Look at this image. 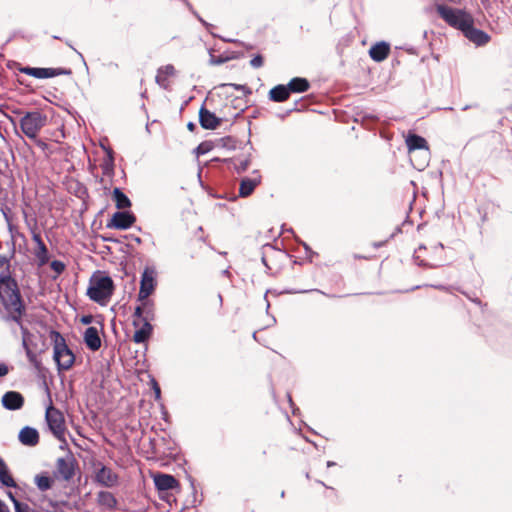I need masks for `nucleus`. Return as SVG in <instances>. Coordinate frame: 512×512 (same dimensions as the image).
<instances>
[{"mask_svg": "<svg viewBox=\"0 0 512 512\" xmlns=\"http://www.w3.org/2000/svg\"><path fill=\"white\" fill-rule=\"evenodd\" d=\"M0 512H9L7 506L0 501Z\"/></svg>", "mask_w": 512, "mask_h": 512, "instance_id": "nucleus-42", "label": "nucleus"}, {"mask_svg": "<svg viewBox=\"0 0 512 512\" xmlns=\"http://www.w3.org/2000/svg\"><path fill=\"white\" fill-rule=\"evenodd\" d=\"M187 128L190 130V131H194L195 128H196V125L193 123V122H189L187 124Z\"/></svg>", "mask_w": 512, "mask_h": 512, "instance_id": "nucleus-43", "label": "nucleus"}, {"mask_svg": "<svg viewBox=\"0 0 512 512\" xmlns=\"http://www.w3.org/2000/svg\"><path fill=\"white\" fill-rule=\"evenodd\" d=\"M151 383H152V388L154 390L155 399L158 400V399H160V395H161L160 387L155 379H152Z\"/></svg>", "mask_w": 512, "mask_h": 512, "instance_id": "nucleus-36", "label": "nucleus"}, {"mask_svg": "<svg viewBox=\"0 0 512 512\" xmlns=\"http://www.w3.org/2000/svg\"><path fill=\"white\" fill-rule=\"evenodd\" d=\"M53 511H48V512H62L59 510L58 506H53Z\"/></svg>", "mask_w": 512, "mask_h": 512, "instance_id": "nucleus-49", "label": "nucleus"}, {"mask_svg": "<svg viewBox=\"0 0 512 512\" xmlns=\"http://www.w3.org/2000/svg\"><path fill=\"white\" fill-rule=\"evenodd\" d=\"M38 439H39V434H38V432L34 429V445H36V444H37Z\"/></svg>", "mask_w": 512, "mask_h": 512, "instance_id": "nucleus-45", "label": "nucleus"}, {"mask_svg": "<svg viewBox=\"0 0 512 512\" xmlns=\"http://www.w3.org/2000/svg\"><path fill=\"white\" fill-rule=\"evenodd\" d=\"M261 176L255 174L253 177H246L241 180L239 195L241 197H247L252 194L254 189L260 184Z\"/></svg>", "mask_w": 512, "mask_h": 512, "instance_id": "nucleus-20", "label": "nucleus"}, {"mask_svg": "<svg viewBox=\"0 0 512 512\" xmlns=\"http://www.w3.org/2000/svg\"><path fill=\"white\" fill-rule=\"evenodd\" d=\"M435 253L439 254V261L438 262H431L429 260H424L421 258V253L423 251H426L427 248L424 245H420L416 250L414 254V260L418 266H424L428 268H436L441 265V263L444 261L443 254H444V246L442 243H437L433 247Z\"/></svg>", "mask_w": 512, "mask_h": 512, "instance_id": "nucleus-11", "label": "nucleus"}, {"mask_svg": "<svg viewBox=\"0 0 512 512\" xmlns=\"http://www.w3.org/2000/svg\"><path fill=\"white\" fill-rule=\"evenodd\" d=\"M466 38H468L471 42L476 45H484L486 44L490 37L487 33L477 28H474L473 24H468L467 27L462 31Z\"/></svg>", "mask_w": 512, "mask_h": 512, "instance_id": "nucleus-16", "label": "nucleus"}, {"mask_svg": "<svg viewBox=\"0 0 512 512\" xmlns=\"http://www.w3.org/2000/svg\"><path fill=\"white\" fill-rule=\"evenodd\" d=\"M35 143H36V145H37L38 147H40L42 150H44V149H45V147H46V144H45L44 142H42V141H36Z\"/></svg>", "mask_w": 512, "mask_h": 512, "instance_id": "nucleus-44", "label": "nucleus"}, {"mask_svg": "<svg viewBox=\"0 0 512 512\" xmlns=\"http://www.w3.org/2000/svg\"><path fill=\"white\" fill-rule=\"evenodd\" d=\"M231 86H233L236 90H242L245 88V86L239 84H231Z\"/></svg>", "mask_w": 512, "mask_h": 512, "instance_id": "nucleus-46", "label": "nucleus"}, {"mask_svg": "<svg viewBox=\"0 0 512 512\" xmlns=\"http://www.w3.org/2000/svg\"><path fill=\"white\" fill-rule=\"evenodd\" d=\"M34 480H35V483H36L37 487L41 491H46V490L52 488L56 478H55L54 475L51 476V475H49V473L45 472V473H41V474L36 475Z\"/></svg>", "mask_w": 512, "mask_h": 512, "instance_id": "nucleus-26", "label": "nucleus"}, {"mask_svg": "<svg viewBox=\"0 0 512 512\" xmlns=\"http://www.w3.org/2000/svg\"><path fill=\"white\" fill-rule=\"evenodd\" d=\"M65 264L60 260H53L50 262V268L53 271V275L51 278L53 280L57 279L65 270Z\"/></svg>", "mask_w": 512, "mask_h": 512, "instance_id": "nucleus-32", "label": "nucleus"}, {"mask_svg": "<svg viewBox=\"0 0 512 512\" xmlns=\"http://www.w3.org/2000/svg\"><path fill=\"white\" fill-rule=\"evenodd\" d=\"M0 300L10 317L20 325L23 334V346L26 349L28 359L32 361V350L29 347L30 334L21 322L24 306L17 283L7 272L0 273Z\"/></svg>", "mask_w": 512, "mask_h": 512, "instance_id": "nucleus-1", "label": "nucleus"}, {"mask_svg": "<svg viewBox=\"0 0 512 512\" xmlns=\"http://www.w3.org/2000/svg\"><path fill=\"white\" fill-rule=\"evenodd\" d=\"M248 165H249V162L248 160H243L239 163V165H237V171L238 172H243L245 171L247 168H248Z\"/></svg>", "mask_w": 512, "mask_h": 512, "instance_id": "nucleus-37", "label": "nucleus"}, {"mask_svg": "<svg viewBox=\"0 0 512 512\" xmlns=\"http://www.w3.org/2000/svg\"><path fill=\"white\" fill-rule=\"evenodd\" d=\"M8 373L9 367L4 363H0V378L6 376Z\"/></svg>", "mask_w": 512, "mask_h": 512, "instance_id": "nucleus-38", "label": "nucleus"}, {"mask_svg": "<svg viewBox=\"0 0 512 512\" xmlns=\"http://www.w3.org/2000/svg\"><path fill=\"white\" fill-rule=\"evenodd\" d=\"M78 464L72 454H67L65 457H60L56 461V469L54 476L56 479L70 481L75 476Z\"/></svg>", "mask_w": 512, "mask_h": 512, "instance_id": "nucleus-7", "label": "nucleus"}, {"mask_svg": "<svg viewBox=\"0 0 512 512\" xmlns=\"http://www.w3.org/2000/svg\"><path fill=\"white\" fill-rule=\"evenodd\" d=\"M113 199L118 209H125L131 206L129 198L119 188L114 189Z\"/></svg>", "mask_w": 512, "mask_h": 512, "instance_id": "nucleus-29", "label": "nucleus"}, {"mask_svg": "<svg viewBox=\"0 0 512 512\" xmlns=\"http://www.w3.org/2000/svg\"><path fill=\"white\" fill-rule=\"evenodd\" d=\"M70 74V70L63 68H34V78L46 79L55 76Z\"/></svg>", "mask_w": 512, "mask_h": 512, "instance_id": "nucleus-24", "label": "nucleus"}, {"mask_svg": "<svg viewBox=\"0 0 512 512\" xmlns=\"http://www.w3.org/2000/svg\"><path fill=\"white\" fill-rule=\"evenodd\" d=\"M406 145L410 153L415 150H422L424 152V160L418 165H415L418 170L424 169L429 157V147L426 139L422 136L410 133L406 137Z\"/></svg>", "mask_w": 512, "mask_h": 512, "instance_id": "nucleus-9", "label": "nucleus"}, {"mask_svg": "<svg viewBox=\"0 0 512 512\" xmlns=\"http://www.w3.org/2000/svg\"><path fill=\"white\" fill-rule=\"evenodd\" d=\"M288 87L290 92L303 93L309 89L310 84L307 79L296 77L290 80Z\"/></svg>", "mask_w": 512, "mask_h": 512, "instance_id": "nucleus-27", "label": "nucleus"}, {"mask_svg": "<svg viewBox=\"0 0 512 512\" xmlns=\"http://www.w3.org/2000/svg\"><path fill=\"white\" fill-rule=\"evenodd\" d=\"M24 72L29 74V75H32V67H27L24 69Z\"/></svg>", "mask_w": 512, "mask_h": 512, "instance_id": "nucleus-47", "label": "nucleus"}, {"mask_svg": "<svg viewBox=\"0 0 512 512\" xmlns=\"http://www.w3.org/2000/svg\"><path fill=\"white\" fill-rule=\"evenodd\" d=\"M50 339L53 343V359L58 369L64 371L71 369L75 362V355L68 347L65 338L58 331L52 330Z\"/></svg>", "mask_w": 512, "mask_h": 512, "instance_id": "nucleus-3", "label": "nucleus"}, {"mask_svg": "<svg viewBox=\"0 0 512 512\" xmlns=\"http://www.w3.org/2000/svg\"><path fill=\"white\" fill-rule=\"evenodd\" d=\"M222 62H223V61H222L221 59H216V60L211 59V63H213V64H220V63H222Z\"/></svg>", "mask_w": 512, "mask_h": 512, "instance_id": "nucleus-48", "label": "nucleus"}, {"mask_svg": "<svg viewBox=\"0 0 512 512\" xmlns=\"http://www.w3.org/2000/svg\"><path fill=\"white\" fill-rule=\"evenodd\" d=\"M19 440L24 445L32 446V427H24L19 433Z\"/></svg>", "mask_w": 512, "mask_h": 512, "instance_id": "nucleus-31", "label": "nucleus"}, {"mask_svg": "<svg viewBox=\"0 0 512 512\" xmlns=\"http://www.w3.org/2000/svg\"><path fill=\"white\" fill-rule=\"evenodd\" d=\"M334 465H335V463H334V462H332V461H328V462H327V466H328V467H331V466H334Z\"/></svg>", "mask_w": 512, "mask_h": 512, "instance_id": "nucleus-50", "label": "nucleus"}, {"mask_svg": "<svg viewBox=\"0 0 512 512\" xmlns=\"http://www.w3.org/2000/svg\"><path fill=\"white\" fill-rule=\"evenodd\" d=\"M91 321H92V316H89V315H88V316H83V317L81 318V322H82L83 324H90V323H91Z\"/></svg>", "mask_w": 512, "mask_h": 512, "instance_id": "nucleus-40", "label": "nucleus"}, {"mask_svg": "<svg viewBox=\"0 0 512 512\" xmlns=\"http://www.w3.org/2000/svg\"><path fill=\"white\" fill-rule=\"evenodd\" d=\"M113 291V280L109 276L98 272L89 281L87 295L94 302L105 304L111 298Z\"/></svg>", "mask_w": 512, "mask_h": 512, "instance_id": "nucleus-2", "label": "nucleus"}, {"mask_svg": "<svg viewBox=\"0 0 512 512\" xmlns=\"http://www.w3.org/2000/svg\"><path fill=\"white\" fill-rule=\"evenodd\" d=\"M45 419L49 430L59 440L65 441L66 423L63 413L52 404L46 408Z\"/></svg>", "mask_w": 512, "mask_h": 512, "instance_id": "nucleus-5", "label": "nucleus"}, {"mask_svg": "<svg viewBox=\"0 0 512 512\" xmlns=\"http://www.w3.org/2000/svg\"><path fill=\"white\" fill-rule=\"evenodd\" d=\"M47 122V116L34 110V131L44 126Z\"/></svg>", "mask_w": 512, "mask_h": 512, "instance_id": "nucleus-33", "label": "nucleus"}, {"mask_svg": "<svg viewBox=\"0 0 512 512\" xmlns=\"http://www.w3.org/2000/svg\"><path fill=\"white\" fill-rule=\"evenodd\" d=\"M212 149V145L209 142H202L196 148V153L198 155H204L208 153Z\"/></svg>", "mask_w": 512, "mask_h": 512, "instance_id": "nucleus-34", "label": "nucleus"}, {"mask_svg": "<svg viewBox=\"0 0 512 512\" xmlns=\"http://www.w3.org/2000/svg\"><path fill=\"white\" fill-rule=\"evenodd\" d=\"M135 220V216L130 212L118 211L113 214L110 222L107 224V227L126 230L134 224Z\"/></svg>", "mask_w": 512, "mask_h": 512, "instance_id": "nucleus-12", "label": "nucleus"}, {"mask_svg": "<svg viewBox=\"0 0 512 512\" xmlns=\"http://www.w3.org/2000/svg\"><path fill=\"white\" fill-rule=\"evenodd\" d=\"M7 258L3 255H0V267H3L7 264Z\"/></svg>", "mask_w": 512, "mask_h": 512, "instance_id": "nucleus-41", "label": "nucleus"}, {"mask_svg": "<svg viewBox=\"0 0 512 512\" xmlns=\"http://www.w3.org/2000/svg\"><path fill=\"white\" fill-rule=\"evenodd\" d=\"M154 484L159 491H168L178 488L179 483L177 479L169 474L158 473L154 475Z\"/></svg>", "mask_w": 512, "mask_h": 512, "instance_id": "nucleus-15", "label": "nucleus"}, {"mask_svg": "<svg viewBox=\"0 0 512 512\" xmlns=\"http://www.w3.org/2000/svg\"><path fill=\"white\" fill-rule=\"evenodd\" d=\"M175 68L173 65L171 64H167L165 66H162L160 67L158 70H157V75H156V83L163 89H168L169 88V85H170V82H169V77L171 76H174L175 75Z\"/></svg>", "mask_w": 512, "mask_h": 512, "instance_id": "nucleus-19", "label": "nucleus"}, {"mask_svg": "<svg viewBox=\"0 0 512 512\" xmlns=\"http://www.w3.org/2000/svg\"><path fill=\"white\" fill-rule=\"evenodd\" d=\"M94 481L106 488H112L119 484V475L110 467L101 462L94 464Z\"/></svg>", "mask_w": 512, "mask_h": 512, "instance_id": "nucleus-6", "label": "nucleus"}, {"mask_svg": "<svg viewBox=\"0 0 512 512\" xmlns=\"http://www.w3.org/2000/svg\"><path fill=\"white\" fill-rule=\"evenodd\" d=\"M221 122L222 120L218 118L214 113L206 109L205 106L200 108L199 123L202 128L207 130H214L221 124Z\"/></svg>", "mask_w": 512, "mask_h": 512, "instance_id": "nucleus-14", "label": "nucleus"}, {"mask_svg": "<svg viewBox=\"0 0 512 512\" xmlns=\"http://www.w3.org/2000/svg\"><path fill=\"white\" fill-rule=\"evenodd\" d=\"M9 497L12 499L16 512H22L21 504L13 497L12 493H9Z\"/></svg>", "mask_w": 512, "mask_h": 512, "instance_id": "nucleus-39", "label": "nucleus"}, {"mask_svg": "<svg viewBox=\"0 0 512 512\" xmlns=\"http://www.w3.org/2000/svg\"><path fill=\"white\" fill-rule=\"evenodd\" d=\"M156 270L154 267H145L140 281V289L138 293V300H145L155 290L156 287Z\"/></svg>", "mask_w": 512, "mask_h": 512, "instance_id": "nucleus-8", "label": "nucleus"}, {"mask_svg": "<svg viewBox=\"0 0 512 512\" xmlns=\"http://www.w3.org/2000/svg\"><path fill=\"white\" fill-rule=\"evenodd\" d=\"M22 395L15 391L6 392L2 397V405L8 410H18L23 406Z\"/></svg>", "mask_w": 512, "mask_h": 512, "instance_id": "nucleus-17", "label": "nucleus"}, {"mask_svg": "<svg viewBox=\"0 0 512 512\" xmlns=\"http://www.w3.org/2000/svg\"><path fill=\"white\" fill-rule=\"evenodd\" d=\"M83 339L91 351H97L101 347V338L96 327H88L84 332Z\"/></svg>", "mask_w": 512, "mask_h": 512, "instance_id": "nucleus-18", "label": "nucleus"}, {"mask_svg": "<svg viewBox=\"0 0 512 512\" xmlns=\"http://www.w3.org/2000/svg\"><path fill=\"white\" fill-rule=\"evenodd\" d=\"M0 483L6 487H15L16 483L11 476L6 463L0 457Z\"/></svg>", "mask_w": 512, "mask_h": 512, "instance_id": "nucleus-28", "label": "nucleus"}, {"mask_svg": "<svg viewBox=\"0 0 512 512\" xmlns=\"http://www.w3.org/2000/svg\"><path fill=\"white\" fill-rule=\"evenodd\" d=\"M140 322H141L140 326L135 327L136 330L133 335V341L138 344L146 342L150 338L152 331H153L151 322H149V321H140Z\"/></svg>", "mask_w": 512, "mask_h": 512, "instance_id": "nucleus-21", "label": "nucleus"}, {"mask_svg": "<svg viewBox=\"0 0 512 512\" xmlns=\"http://www.w3.org/2000/svg\"><path fill=\"white\" fill-rule=\"evenodd\" d=\"M436 11L448 25L461 31H463L468 24H474L472 16L463 10L455 9L444 4H438Z\"/></svg>", "mask_w": 512, "mask_h": 512, "instance_id": "nucleus-4", "label": "nucleus"}, {"mask_svg": "<svg viewBox=\"0 0 512 512\" xmlns=\"http://www.w3.org/2000/svg\"><path fill=\"white\" fill-rule=\"evenodd\" d=\"M97 503L99 506L113 511L117 508L118 501L111 492L102 490L97 494Z\"/></svg>", "mask_w": 512, "mask_h": 512, "instance_id": "nucleus-23", "label": "nucleus"}, {"mask_svg": "<svg viewBox=\"0 0 512 512\" xmlns=\"http://www.w3.org/2000/svg\"><path fill=\"white\" fill-rule=\"evenodd\" d=\"M389 52V44L386 42H379L370 48L369 55L374 61L381 62L388 57Z\"/></svg>", "mask_w": 512, "mask_h": 512, "instance_id": "nucleus-22", "label": "nucleus"}, {"mask_svg": "<svg viewBox=\"0 0 512 512\" xmlns=\"http://www.w3.org/2000/svg\"><path fill=\"white\" fill-rule=\"evenodd\" d=\"M34 258L39 267L49 263L51 258L48 248L41 240V238L36 234H34Z\"/></svg>", "mask_w": 512, "mask_h": 512, "instance_id": "nucleus-13", "label": "nucleus"}, {"mask_svg": "<svg viewBox=\"0 0 512 512\" xmlns=\"http://www.w3.org/2000/svg\"><path fill=\"white\" fill-rule=\"evenodd\" d=\"M250 65L253 68H260L263 65V58H262V56L261 55L254 56L251 59V61H250Z\"/></svg>", "mask_w": 512, "mask_h": 512, "instance_id": "nucleus-35", "label": "nucleus"}, {"mask_svg": "<svg viewBox=\"0 0 512 512\" xmlns=\"http://www.w3.org/2000/svg\"><path fill=\"white\" fill-rule=\"evenodd\" d=\"M434 287L437 288V289H440V290H444L445 289V287L442 286V285H438V286H434Z\"/></svg>", "mask_w": 512, "mask_h": 512, "instance_id": "nucleus-51", "label": "nucleus"}, {"mask_svg": "<svg viewBox=\"0 0 512 512\" xmlns=\"http://www.w3.org/2000/svg\"><path fill=\"white\" fill-rule=\"evenodd\" d=\"M138 301L141 302V304L135 308V311L133 314L134 327L140 326V324H141L140 321L152 322L155 318L154 303L152 301H150L148 298H146L145 300H138Z\"/></svg>", "mask_w": 512, "mask_h": 512, "instance_id": "nucleus-10", "label": "nucleus"}, {"mask_svg": "<svg viewBox=\"0 0 512 512\" xmlns=\"http://www.w3.org/2000/svg\"><path fill=\"white\" fill-rule=\"evenodd\" d=\"M20 127L25 136L32 140V115L27 113L20 121Z\"/></svg>", "mask_w": 512, "mask_h": 512, "instance_id": "nucleus-30", "label": "nucleus"}, {"mask_svg": "<svg viewBox=\"0 0 512 512\" xmlns=\"http://www.w3.org/2000/svg\"><path fill=\"white\" fill-rule=\"evenodd\" d=\"M290 90L288 85H277L273 87L269 92V98L274 102H284L290 96Z\"/></svg>", "mask_w": 512, "mask_h": 512, "instance_id": "nucleus-25", "label": "nucleus"}]
</instances>
